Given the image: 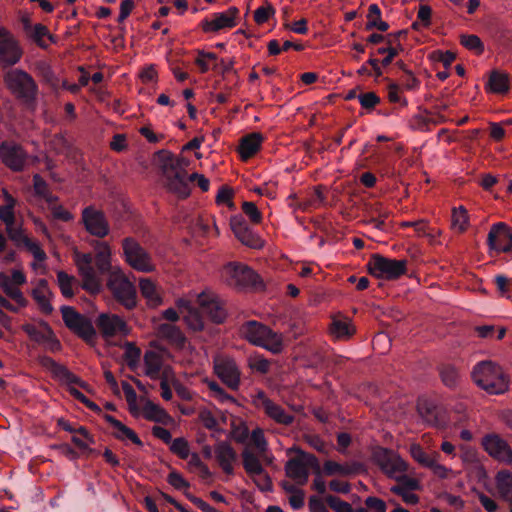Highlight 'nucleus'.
<instances>
[{
  "label": "nucleus",
  "mask_w": 512,
  "mask_h": 512,
  "mask_svg": "<svg viewBox=\"0 0 512 512\" xmlns=\"http://www.w3.org/2000/svg\"><path fill=\"white\" fill-rule=\"evenodd\" d=\"M95 256L91 253L74 251L73 259L82 279V288L99 293L102 288L101 276L108 275L107 286L114 298L126 309L137 305V291L130 280L111 264V249L107 242L95 241Z\"/></svg>",
  "instance_id": "obj_1"
},
{
  "label": "nucleus",
  "mask_w": 512,
  "mask_h": 512,
  "mask_svg": "<svg viewBox=\"0 0 512 512\" xmlns=\"http://www.w3.org/2000/svg\"><path fill=\"white\" fill-rule=\"evenodd\" d=\"M155 156L159 163L164 187L180 199L187 198L191 192L186 170L190 165V160L185 157L176 156L164 149L157 151Z\"/></svg>",
  "instance_id": "obj_2"
},
{
  "label": "nucleus",
  "mask_w": 512,
  "mask_h": 512,
  "mask_svg": "<svg viewBox=\"0 0 512 512\" xmlns=\"http://www.w3.org/2000/svg\"><path fill=\"white\" fill-rule=\"evenodd\" d=\"M472 379L489 394L500 395L509 389V376L501 366L491 360L477 363L472 371Z\"/></svg>",
  "instance_id": "obj_3"
},
{
  "label": "nucleus",
  "mask_w": 512,
  "mask_h": 512,
  "mask_svg": "<svg viewBox=\"0 0 512 512\" xmlns=\"http://www.w3.org/2000/svg\"><path fill=\"white\" fill-rule=\"evenodd\" d=\"M4 82L10 93L26 108H35L38 85L28 72L18 68L11 69L4 75Z\"/></svg>",
  "instance_id": "obj_4"
},
{
  "label": "nucleus",
  "mask_w": 512,
  "mask_h": 512,
  "mask_svg": "<svg viewBox=\"0 0 512 512\" xmlns=\"http://www.w3.org/2000/svg\"><path fill=\"white\" fill-rule=\"evenodd\" d=\"M240 334L249 343L262 347L273 354H278L283 349L281 334L276 333L267 325L256 320H249L240 327Z\"/></svg>",
  "instance_id": "obj_5"
},
{
  "label": "nucleus",
  "mask_w": 512,
  "mask_h": 512,
  "mask_svg": "<svg viewBox=\"0 0 512 512\" xmlns=\"http://www.w3.org/2000/svg\"><path fill=\"white\" fill-rule=\"evenodd\" d=\"M374 460L381 470L390 478L402 483L406 491L416 490L419 487L417 480L406 475L397 476V473L407 471V463L394 451L386 448H379L374 452Z\"/></svg>",
  "instance_id": "obj_6"
},
{
  "label": "nucleus",
  "mask_w": 512,
  "mask_h": 512,
  "mask_svg": "<svg viewBox=\"0 0 512 512\" xmlns=\"http://www.w3.org/2000/svg\"><path fill=\"white\" fill-rule=\"evenodd\" d=\"M221 278L228 286L238 290L263 287L260 276L250 267L241 263L230 262L225 265L221 270Z\"/></svg>",
  "instance_id": "obj_7"
},
{
  "label": "nucleus",
  "mask_w": 512,
  "mask_h": 512,
  "mask_svg": "<svg viewBox=\"0 0 512 512\" xmlns=\"http://www.w3.org/2000/svg\"><path fill=\"white\" fill-rule=\"evenodd\" d=\"M408 261L406 259H394L384 257L380 254H373L367 263V268L372 276L395 280L407 272Z\"/></svg>",
  "instance_id": "obj_8"
},
{
  "label": "nucleus",
  "mask_w": 512,
  "mask_h": 512,
  "mask_svg": "<svg viewBox=\"0 0 512 512\" xmlns=\"http://www.w3.org/2000/svg\"><path fill=\"white\" fill-rule=\"evenodd\" d=\"M122 249L126 263L134 270L144 273L155 270L151 254L135 238H124Z\"/></svg>",
  "instance_id": "obj_9"
},
{
  "label": "nucleus",
  "mask_w": 512,
  "mask_h": 512,
  "mask_svg": "<svg viewBox=\"0 0 512 512\" xmlns=\"http://www.w3.org/2000/svg\"><path fill=\"white\" fill-rule=\"evenodd\" d=\"M0 159L11 171L22 172L28 165L29 154L19 143L5 140L0 144Z\"/></svg>",
  "instance_id": "obj_10"
},
{
  "label": "nucleus",
  "mask_w": 512,
  "mask_h": 512,
  "mask_svg": "<svg viewBox=\"0 0 512 512\" xmlns=\"http://www.w3.org/2000/svg\"><path fill=\"white\" fill-rule=\"evenodd\" d=\"M239 9L235 6L229 7L223 12L212 13L201 20L199 26L205 33H218L222 30L231 29L237 25Z\"/></svg>",
  "instance_id": "obj_11"
},
{
  "label": "nucleus",
  "mask_w": 512,
  "mask_h": 512,
  "mask_svg": "<svg viewBox=\"0 0 512 512\" xmlns=\"http://www.w3.org/2000/svg\"><path fill=\"white\" fill-rule=\"evenodd\" d=\"M23 55L19 41L6 28L0 26V64L10 67L17 64Z\"/></svg>",
  "instance_id": "obj_12"
},
{
  "label": "nucleus",
  "mask_w": 512,
  "mask_h": 512,
  "mask_svg": "<svg viewBox=\"0 0 512 512\" xmlns=\"http://www.w3.org/2000/svg\"><path fill=\"white\" fill-rule=\"evenodd\" d=\"M253 404L264 411L266 416L278 424L289 426L294 422V416L288 414L284 408L272 401L262 390L258 391L253 398Z\"/></svg>",
  "instance_id": "obj_13"
},
{
  "label": "nucleus",
  "mask_w": 512,
  "mask_h": 512,
  "mask_svg": "<svg viewBox=\"0 0 512 512\" xmlns=\"http://www.w3.org/2000/svg\"><path fill=\"white\" fill-rule=\"evenodd\" d=\"M39 364L48 370L52 376L63 384H75L88 391L89 385L81 378L72 373L66 366L59 364L50 356H40Z\"/></svg>",
  "instance_id": "obj_14"
},
{
  "label": "nucleus",
  "mask_w": 512,
  "mask_h": 512,
  "mask_svg": "<svg viewBox=\"0 0 512 512\" xmlns=\"http://www.w3.org/2000/svg\"><path fill=\"white\" fill-rule=\"evenodd\" d=\"M82 222L86 231L97 238H104L109 234L110 227L105 214L93 206L83 209Z\"/></svg>",
  "instance_id": "obj_15"
},
{
  "label": "nucleus",
  "mask_w": 512,
  "mask_h": 512,
  "mask_svg": "<svg viewBox=\"0 0 512 512\" xmlns=\"http://www.w3.org/2000/svg\"><path fill=\"white\" fill-rule=\"evenodd\" d=\"M230 226L233 233L242 244L253 249H260L263 247V240L258 234L252 231L243 215L237 214L232 216L230 219Z\"/></svg>",
  "instance_id": "obj_16"
},
{
  "label": "nucleus",
  "mask_w": 512,
  "mask_h": 512,
  "mask_svg": "<svg viewBox=\"0 0 512 512\" xmlns=\"http://www.w3.org/2000/svg\"><path fill=\"white\" fill-rule=\"evenodd\" d=\"M197 301L201 308V313L205 314L212 322L216 324L224 322L227 317V312L216 295L202 292L198 296Z\"/></svg>",
  "instance_id": "obj_17"
},
{
  "label": "nucleus",
  "mask_w": 512,
  "mask_h": 512,
  "mask_svg": "<svg viewBox=\"0 0 512 512\" xmlns=\"http://www.w3.org/2000/svg\"><path fill=\"white\" fill-rule=\"evenodd\" d=\"M487 243L490 249L497 252L508 253L512 251V234L508 226L503 222L492 225L488 233Z\"/></svg>",
  "instance_id": "obj_18"
},
{
  "label": "nucleus",
  "mask_w": 512,
  "mask_h": 512,
  "mask_svg": "<svg viewBox=\"0 0 512 512\" xmlns=\"http://www.w3.org/2000/svg\"><path fill=\"white\" fill-rule=\"evenodd\" d=\"M8 238L18 247H24L32 253L33 257L37 261H44L46 259V253L39 246L38 243L32 241L28 236L24 234L22 227L13 226L5 229Z\"/></svg>",
  "instance_id": "obj_19"
},
{
  "label": "nucleus",
  "mask_w": 512,
  "mask_h": 512,
  "mask_svg": "<svg viewBox=\"0 0 512 512\" xmlns=\"http://www.w3.org/2000/svg\"><path fill=\"white\" fill-rule=\"evenodd\" d=\"M482 445L490 456L506 463L512 462V450L500 436L488 434L483 438Z\"/></svg>",
  "instance_id": "obj_20"
},
{
  "label": "nucleus",
  "mask_w": 512,
  "mask_h": 512,
  "mask_svg": "<svg viewBox=\"0 0 512 512\" xmlns=\"http://www.w3.org/2000/svg\"><path fill=\"white\" fill-rule=\"evenodd\" d=\"M96 325L104 337H113L120 333L127 335L129 332L126 322L118 315L102 313L96 320Z\"/></svg>",
  "instance_id": "obj_21"
},
{
  "label": "nucleus",
  "mask_w": 512,
  "mask_h": 512,
  "mask_svg": "<svg viewBox=\"0 0 512 512\" xmlns=\"http://www.w3.org/2000/svg\"><path fill=\"white\" fill-rule=\"evenodd\" d=\"M422 419L431 426L444 427L447 423L444 411L429 400L420 401L417 405Z\"/></svg>",
  "instance_id": "obj_22"
},
{
  "label": "nucleus",
  "mask_w": 512,
  "mask_h": 512,
  "mask_svg": "<svg viewBox=\"0 0 512 512\" xmlns=\"http://www.w3.org/2000/svg\"><path fill=\"white\" fill-rule=\"evenodd\" d=\"M215 372L218 377L232 390H237L240 385V371L233 360L226 359L215 364Z\"/></svg>",
  "instance_id": "obj_23"
},
{
  "label": "nucleus",
  "mask_w": 512,
  "mask_h": 512,
  "mask_svg": "<svg viewBox=\"0 0 512 512\" xmlns=\"http://www.w3.org/2000/svg\"><path fill=\"white\" fill-rule=\"evenodd\" d=\"M215 457L223 472L227 475L234 474L233 463L237 459V453L227 441H218L215 445Z\"/></svg>",
  "instance_id": "obj_24"
},
{
  "label": "nucleus",
  "mask_w": 512,
  "mask_h": 512,
  "mask_svg": "<svg viewBox=\"0 0 512 512\" xmlns=\"http://www.w3.org/2000/svg\"><path fill=\"white\" fill-rule=\"evenodd\" d=\"M363 470V464L357 461L341 464L332 460H327L323 464V474L326 476H353L361 473Z\"/></svg>",
  "instance_id": "obj_25"
},
{
  "label": "nucleus",
  "mask_w": 512,
  "mask_h": 512,
  "mask_svg": "<svg viewBox=\"0 0 512 512\" xmlns=\"http://www.w3.org/2000/svg\"><path fill=\"white\" fill-rule=\"evenodd\" d=\"M31 295L42 313L50 315L53 312L54 309L48 297L53 294L48 287V281L46 279L39 280L37 287L32 290Z\"/></svg>",
  "instance_id": "obj_26"
},
{
  "label": "nucleus",
  "mask_w": 512,
  "mask_h": 512,
  "mask_svg": "<svg viewBox=\"0 0 512 512\" xmlns=\"http://www.w3.org/2000/svg\"><path fill=\"white\" fill-rule=\"evenodd\" d=\"M264 137L259 132L250 133L241 138L239 153L241 158L247 160L253 157L261 148Z\"/></svg>",
  "instance_id": "obj_27"
},
{
  "label": "nucleus",
  "mask_w": 512,
  "mask_h": 512,
  "mask_svg": "<svg viewBox=\"0 0 512 512\" xmlns=\"http://www.w3.org/2000/svg\"><path fill=\"white\" fill-rule=\"evenodd\" d=\"M144 374L152 380L159 379L160 372L164 366L162 356L154 351L147 350L144 354Z\"/></svg>",
  "instance_id": "obj_28"
},
{
  "label": "nucleus",
  "mask_w": 512,
  "mask_h": 512,
  "mask_svg": "<svg viewBox=\"0 0 512 512\" xmlns=\"http://www.w3.org/2000/svg\"><path fill=\"white\" fill-rule=\"evenodd\" d=\"M486 89L496 94L508 92L509 75L497 69L492 70L486 83Z\"/></svg>",
  "instance_id": "obj_29"
},
{
  "label": "nucleus",
  "mask_w": 512,
  "mask_h": 512,
  "mask_svg": "<svg viewBox=\"0 0 512 512\" xmlns=\"http://www.w3.org/2000/svg\"><path fill=\"white\" fill-rule=\"evenodd\" d=\"M303 459L299 454L288 460L285 465L286 474L288 477L297 480L300 484H305L309 477V472L304 467Z\"/></svg>",
  "instance_id": "obj_30"
},
{
  "label": "nucleus",
  "mask_w": 512,
  "mask_h": 512,
  "mask_svg": "<svg viewBox=\"0 0 512 512\" xmlns=\"http://www.w3.org/2000/svg\"><path fill=\"white\" fill-rule=\"evenodd\" d=\"M496 485L500 496L509 504L512 512V472L499 471L496 476Z\"/></svg>",
  "instance_id": "obj_31"
},
{
  "label": "nucleus",
  "mask_w": 512,
  "mask_h": 512,
  "mask_svg": "<svg viewBox=\"0 0 512 512\" xmlns=\"http://www.w3.org/2000/svg\"><path fill=\"white\" fill-rule=\"evenodd\" d=\"M0 287L3 292L12 300H14L20 307H26L28 301L24 297L21 290L11 283L10 277L4 272H0Z\"/></svg>",
  "instance_id": "obj_32"
},
{
  "label": "nucleus",
  "mask_w": 512,
  "mask_h": 512,
  "mask_svg": "<svg viewBox=\"0 0 512 512\" xmlns=\"http://www.w3.org/2000/svg\"><path fill=\"white\" fill-rule=\"evenodd\" d=\"M26 35L42 49H46L48 47V43L45 38H48L51 42H55V37L50 34L48 28L41 23L35 24L32 29L26 33Z\"/></svg>",
  "instance_id": "obj_33"
},
{
  "label": "nucleus",
  "mask_w": 512,
  "mask_h": 512,
  "mask_svg": "<svg viewBox=\"0 0 512 512\" xmlns=\"http://www.w3.org/2000/svg\"><path fill=\"white\" fill-rule=\"evenodd\" d=\"M242 462L245 471L251 475H263L265 470L259 458L250 450L244 449L242 452Z\"/></svg>",
  "instance_id": "obj_34"
},
{
  "label": "nucleus",
  "mask_w": 512,
  "mask_h": 512,
  "mask_svg": "<svg viewBox=\"0 0 512 512\" xmlns=\"http://www.w3.org/2000/svg\"><path fill=\"white\" fill-rule=\"evenodd\" d=\"M330 332L337 339H348L354 334L355 330L348 319L333 318Z\"/></svg>",
  "instance_id": "obj_35"
},
{
  "label": "nucleus",
  "mask_w": 512,
  "mask_h": 512,
  "mask_svg": "<svg viewBox=\"0 0 512 512\" xmlns=\"http://www.w3.org/2000/svg\"><path fill=\"white\" fill-rule=\"evenodd\" d=\"M439 376L442 383L450 388L454 389L457 387L460 376L458 370L451 364H442L438 367Z\"/></svg>",
  "instance_id": "obj_36"
},
{
  "label": "nucleus",
  "mask_w": 512,
  "mask_h": 512,
  "mask_svg": "<svg viewBox=\"0 0 512 512\" xmlns=\"http://www.w3.org/2000/svg\"><path fill=\"white\" fill-rule=\"evenodd\" d=\"M159 333L177 346H183L186 342V337L182 331L172 324H161L159 326Z\"/></svg>",
  "instance_id": "obj_37"
},
{
  "label": "nucleus",
  "mask_w": 512,
  "mask_h": 512,
  "mask_svg": "<svg viewBox=\"0 0 512 512\" xmlns=\"http://www.w3.org/2000/svg\"><path fill=\"white\" fill-rule=\"evenodd\" d=\"M143 412L145 418L149 421L166 423V421L170 418L168 413L163 408L151 401H148L144 405Z\"/></svg>",
  "instance_id": "obj_38"
},
{
  "label": "nucleus",
  "mask_w": 512,
  "mask_h": 512,
  "mask_svg": "<svg viewBox=\"0 0 512 512\" xmlns=\"http://www.w3.org/2000/svg\"><path fill=\"white\" fill-rule=\"evenodd\" d=\"M85 342L91 343L96 337V330L92 324V321L84 316L77 327L72 331Z\"/></svg>",
  "instance_id": "obj_39"
},
{
  "label": "nucleus",
  "mask_w": 512,
  "mask_h": 512,
  "mask_svg": "<svg viewBox=\"0 0 512 512\" xmlns=\"http://www.w3.org/2000/svg\"><path fill=\"white\" fill-rule=\"evenodd\" d=\"M61 314L64 321L65 326L73 331L77 325L80 323L84 315L77 312L75 308L71 306H62L61 307Z\"/></svg>",
  "instance_id": "obj_40"
},
{
  "label": "nucleus",
  "mask_w": 512,
  "mask_h": 512,
  "mask_svg": "<svg viewBox=\"0 0 512 512\" xmlns=\"http://www.w3.org/2000/svg\"><path fill=\"white\" fill-rule=\"evenodd\" d=\"M113 435L115 438L119 440L129 439L132 443L143 446V442L138 437V435L128 426L124 425L121 421L114 428Z\"/></svg>",
  "instance_id": "obj_41"
},
{
  "label": "nucleus",
  "mask_w": 512,
  "mask_h": 512,
  "mask_svg": "<svg viewBox=\"0 0 512 512\" xmlns=\"http://www.w3.org/2000/svg\"><path fill=\"white\" fill-rule=\"evenodd\" d=\"M113 435L115 438L119 440L129 439L132 443L143 446V442L138 437V435L128 426L124 425L121 421L114 428Z\"/></svg>",
  "instance_id": "obj_42"
},
{
  "label": "nucleus",
  "mask_w": 512,
  "mask_h": 512,
  "mask_svg": "<svg viewBox=\"0 0 512 512\" xmlns=\"http://www.w3.org/2000/svg\"><path fill=\"white\" fill-rule=\"evenodd\" d=\"M113 435L115 438L119 440L129 439L132 443L143 446V442L138 437V435L128 426L124 425L121 421L114 428Z\"/></svg>",
  "instance_id": "obj_43"
},
{
  "label": "nucleus",
  "mask_w": 512,
  "mask_h": 512,
  "mask_svg": "<svg viewBox=\"0 0 512 512\" xmlns=\"http://www.w3.org/2000/svg\"><path fill=\"white\" fill-rule=\"evenodd\" d=\"M38 324H39L40 328L48 330V335H47L48 339L44 343L45 348L53 353L60 351L62 349V344L59 341V339L56 337V335H55L52 327L49 325V323L47 321L41 319V320H39Z\"/></svg>",
  "instance_id": "obj_44"
},
{
  "label": "nucleus",
  "mask_w": 512,
  "mask_h": 512,
  "mask_svg": "<svg viewBox=\"0 0 512 512\" xmlns=\"http://www.w3.org/2000/svg\"><path fill=\"white\" fill-rule=\"evenodd\" d=\"M468 212L463 207L453 208L452 210V227L458 229L459 232L466 231L468 227Z\"/></svg>",
  "instance_id": "obj_45"
},
{
  "label": "nucleus",
  "mask_w": 512,
  "mask_h": 512,
  "mask_svg": "<svg viewBox=\"0 0 512 512\" xmlns=\"http://www.w3.org/2000/svg\"><path fill=\"white\" fill-rule=\"evenodd\" d=\"M411 456L415 461L421 464L424 467L429 468L432 465V462L436 457H439V454L435 456L429 455L420 445L413 444L410 448Z\"/></svg>",
  "instance_id": "obj_46"
},
{
  "label": "nucleus",
  "mask_w": 512,
  "mask_h": 512,
  "mask_svg": "<svg viewBox=\"0 0 512 512\" xmlns=\"http://www.w3.org/2000/svg\"><path fill=\"white\" fill-rule=\"evenodd\" d=\"M141 350L132 342L125 344L124 360L131 370H135L139 364Z\"/></svg>",
  "instance_id": "obj_47"
},
{
  "label": "nucleus",
  "mask_w": 512,
  "mask_h": 512,
  "mask_svg": "<svg viewBox=\"0 0 512 512\" xmlns=\"http://www.w3.org/2000/svg\"><path fill=\"white\" fill-rule=\"evenodd\" d=\"M22 330L28 335V337L36 342L37 344L44 345L48 339V330L43 328L39 329L35 325L26 323L22 325Z\"/></svg>",
  "instance_id": "obj_48"
},
{
  "label": "nucleus",
  "mask_w": 512,
  "mask_h": 512,
  "mask_svg": "<svg viewBox=\"0 0 512 512\" xmlns=\"http://www.w3.org/2000/svg\"><path fill=\"white\" fill-rule=\"evenodd\" d=\"M75 281L73 276L68 275L65 271L57 273V282L62 295L66 298H71L74 295L72 284Z\"/></svg>",
  "instance_id": "obj_49"
},
{
  "label": "nucleus",
  "mask_w": 512,
  "mask_h": 512,
  "mask_svg": "<svg viewBox=\"0 0 512 512\" xmlns=\"http://www.w3.org/2000/svg\"><path fill=\"white\" fill-rule=\"evenodd\" d=\"M139 287L142 295L149 301L157 304L160 302V297L157 293L155 284L148 278H143L139 282Z\"/></svg>",
  "instance_id": "obj_50"
},
{
  "label": "nucleus",
  "mask_w": 512,
  "mask_h": 512,
  "mask_svg": "<svg viewBox=\"0 0 512 512\" xmlns=\"http://www.w3.org/2000/svg\"><path fill=\"white\" fill-rule=\"evenodd\" d=\"M199 420L203 426L210 431L224 432V429L219 427L216 417L208 409H204L199 412Z\"/></svg>",
  "instance_id": "obj_51"
},
{
  "label": "nucleus",
  "mask_w": 512,
  "mask_h": 512,
  "mask_svg": "<svg viewBox=\"0 0 512 512\" xmlns=\"http://www.w3.org/2000/svg\"><path fill=\"white\" fill-rule=\"evenodd\" d=\"M460 42L465 48L474 51L476 54H482L484 51V44L477 35H461Z\"/></svg>",
  "instance_id": "obj_52"
},
{
  "label": "nucleus",
  "mask_w": 512,
  "mask_h": 512,
  "mask_svg": "<svg viewBox=\"0 0 512 512\" xmlns=\"http://www.w3.org/2000/svg\"><path fill=\"white\" fill-rule=\"evenodd\" d=\"M325 500L329 508L335 512H353L351 504L337 496L327 494L325 495Z\"/></svg>",
  "instance_id": "obj_53"
},
{
  "label": "nucleus",
  "mask_w": 512,
  "mask_h": 512,
  "mask_svg": "<svg viewBox=\"0 0 512 512\" xmlns=\"http://www.w3.org/2000/svg\"><path fill=\"white\" fill-rule=\"evenodd\" d=\"M276 13L275 8L270 4L266 3L265 6H260L254 12V21L261 25L269 20L270 17Z\"/></svg>",
  "instance_id": "obj_54"
},
{
  "label": "nucleus",
  "mask_w": 512,
  "mask_h": 512,
  "mask_svg": "<svg viewBox=\"0 0 512 512\" xmlns=\"http://www.w3.org/2000/svg\"><path fill=\"white\" fill-rule=\"evenodd\" d=\"M243 213L250 219L253 224H259L262 221V213L255 203L244 201L242 203Z\"/></svg>",
  "instance_id": "obj_55"
},
{
  "label": "nucleus",
  "mask_w": 512,
  "mask_h": 512,
  "mask_svg": "<svg viewBox=\"0 0 512 512\" xmlns=\"http://www.w3.org/2000/svg\"><path fill=\"white\" fill-rule=\"evenodd\" d=\"M170 450L181 459H187L189 457V444L187 440L182 437L176 438L172 441Z\"/></svg>",
  "instance_id": "obj_56"
},
{
  "label": "nucleus",
  "mask_w": 512,
  "mask_h": 512,
  "mask_svg": "<svg viewBox=\"0 0 512 512\" xmlns=\"http://www.w3.org/2000/svg\"><path fill=\"white\" fill-rule=\"evenodd\" d=\"M380 102V97L377 96L376 93L374 92H366L359 94V103L361 107L367 111L373 110L376 107V105H378Z\"/></svg>",
  "instance_id": "obj_57"
},
{
  "label": "nucleus",
  "mask_w": 512,
  "mask_h": 512,
  "mask_svg": "<svg viewBox=\"0 0 512 512\" xmlns=\"http://www.w3.org/2000/svg\"><path fill=\"white\" fill-rule=\"evenodd\" d=\"M69 393L91 411L95 413H101V408L95 402L88 399L82 392H80L76 388H69Z\"/></svg>",
  "instance_id": "obj_58"
},
{
  "label": "nucleus",
  "mask_w": 512,
  "mask_h": 512,
  "mask_svg": "<svg viewBox=\"0 0 512 512\" xmlns=\"http://www.w3.org/2000/svg\"><path fill=\"white\" fill-rule=\"evenodd\" d=\"M167 482L177 490H184L190 487L189 482L186 479H184L179 472L175 470L169 473L167 477Z\"/></svg>",
  "instance_id": "obj_59"
},
{
  "label": "nucleus",
  "mask_w": 512,
  "mask_h": 512,
  "mask_svg": "<svg viewBox=\"0 0 512 512\" xmlns=\"http://www.w3.org/2000/svg\"><path fill=\"white\" fill-rule=\"evenodd\" d=\"M160 379H165L166 381H170L171 384L174 386L177 393H180V388L182 389V385L176 378L174 369L170 365H164L161 372H160Z\"/></svg>",
  "instance_id": "obj_60"
},
{
  "label": "nucleus",
  "mask_w": 512,
  "mask_h": 512,
  "mask_svg": "<svg viewBox=\"0 0 512 512\" xmlns=\"http://www.w3.org/2000/svg\"><path fill=\"white\" fill-rule=\"evenodd\" d=\"M0 220L4 222L6 226L5 229L16 224L14 207H11V205L0 206Z\"/></svg>",
  "instance_id": "obj_61"
},
{
  "label": "nucleus",
  "mask_w": 512,
  "mask_h": 512,
  "mask_svg": "<svg viewBox=\"0 0 512 512\" xmlns=\"http://www.w3.org/2000/svg\"><path fill=\"white\" fill-rule=\"evenodd\" d=\"M328 507L325 497L320 498L316 495L309 497L308 508L310 512H330Z\"/></svg>",
  "instance_id": "obj_62"
},
{
  "label": "nucleus",
  "mask_w": 512,
  "mask_h": 512,
  "mask_svg": "<svg viewBox=\"0 0 512 512\" xmlns=\"http://www.w3.org/2000/svg\"><path fill=\"white\" fill-rule=\"evenodd\" d=\"M233 191L228 186H221L217 196L216 202L217 204H227L230 209L234 208V203L232 202Z\"/></svg>",
  "instance_id": "obj_63"
},
{
  "label": "nucleus",
  "mask_w": 512,
  "mask_h": 512,
  "mask_svg": "<svg viewBox=\"0 0 512 512\" xmlns=\"http://www.w3.org/2000/svg\"><path fill=\"white\" fill-rule=\"evenodd\" d=\"M249 366L252 370L265 374L269 370L270 363L263 356H254L249 359Z\"/></svg>",
  "instance_id": "obj_64"
}]
</instances>
